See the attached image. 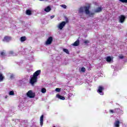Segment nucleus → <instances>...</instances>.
Returning <instances> with one entry per match:
<instances>
[{"label":"nucleus","instance_id":"f257e3e1","mask_svg":"<svg viewBox=\"0 0 127 127\" xmlns=\"http://www.w3.org/2000/svg\"><path fill=\"white\" fill-rule=\"evenodd\" d=\"M90 9V6H84L81 7L79 8L78 13L81 14L84 13V11L85 12L86 14L89 16L90 17H93L94 16V14H95L94 12H90L89 10Z\"/></svg>","mask_w":127,"mask_h":127},{"label":"nucleus","instance_id":"f03ea898","mask_svg":"<svg viewBox=\"0 0 127 127\" xmlns=\"http://www.w3.org/2000/svg\"><path fill=\"white\" fill-rule=\"evenodd\" d=\"M41 73V70H38L36 72H34L33 75H31L30 76V82L33 86L34 85V83H36L37 82V77L39 76V74Z\"/></svg>","mask_w":127,"mask_h":127},{"label":"nucleus","instance_id":"7ed1b4c3","mask_svg":"<svg viewBox=\"0 0 127 127\" xmlns=\"http://www.w3.org/2000/svg\"><path fill=\"white\" fill-rule=\"evenodd\" d=\"M27 96L29 98H34L35 97V94L33 93V92L32 90H29L27 93Z\"/></svg>","mask_w":127,"mask_h":127},{"label":"nucleus","instance_id":"20e7f679","mask_svg":"<svg viewBox=\"0 0 127 127\" xmlns=\"http://www.w3.org/2000/svg\"><path fill=\"white\" fill-rule=\"evenodd\" d=\"M65 25H66V22L63 21L58 25V27L59 29H60L61 30H62V29H63V27H64Z\"/></svg>","mask_w":127,"mask_h":127},{"label":"nucleus","instance_id":"39448f33","mask_svg":"<svg viewBox=\"0 0 127 127\" xmlns=\"http://www.w3.org/2000/svg\"><path fill=\"white\" fill-rule=\"evenodd\" d=\"M53 40V38H52V37H49L45 43L46 45H49L51 44V43H52Z\"/></svg>","mask_w":127,"mask_h":127},{"label":"nucleus","instance_id":"423d86ee","mask_svg":"<svg viewBox=\"0 0 127 127\" xmlns=\"http://www.w3.org/2000/svg\"><path fill=\"white\" fill-rule=\"evenodd\" d=\"M103 90H104V87L102 86H100L98 87L97 92L99 93V94H100V95H104V92H103Z\"/></svg>","mask_w":127,"mask_h":127},{"label":"nucleus","instance_id":"0eeeda50","mask_svg":"<svg viewBox=\"0 0 127 127\" xmlns=\"http://www.w3.org/2000/svg\"><path fill=\"white\" fill-rule=\"evenodd\" d=\"M125 19H126V16L125 15H121L119 16V21L121 23H123L125 21Z\"/></svg>","mask_w":127,"mask_h":127},{"label":"nucleus","instance_id":"6e6552de","mask_svg":"<svg viewBox=\"0 0 127 127\" xmlns=\"http://www.w3.org/2000/svg\"><path fill=\"white\" fill-rule=\"evenodd\" d=\"M105 59L108 63H113V58L111 57H107Z\"/></svg>","mask_w":127,"mask_h":127},{"label":"nucleus","instance_id":"1a4fd4ad","mask_svg":"<svg viewBox=\"0 0 127 127\" xmlns=\"http://www.w3.org/2000/svg\"><path fill=\"white\" fill-rule=\"evenodd\" d=\"M11 38L10 37L5 36L4 37L3 39V41L4 42H8V41H10Z\"/></svg>","mask_w":127,"mask_h":127},{"label":"nucleus","instance_id":"9d476101","mask_svg":"<svg viewBox=\"0 0 127 127\" xmlns=\"http://www.w3.org/2000/svg\"><path fill=\"white\" fill-rule=\"evenodd\" d=\"M44 116L42 115L40 117V126H41V127H42L43 126V118H44Z\"/></svg>","mask_w":127,"mask_h":127},{"label":"nucleus","instance_id":"9b49d317","mask_svg":"<svg viewBox=\"0 0 127 127\" xmlns=\"http://www.w3.org/2000/svg\"><path fill=\"white\" fill-rule=\"evenodd\" d=\"M51 10V7L50 6H48L47 7H46L44 9V11H46V12H49Z\"/></svg>","mask_w":127,"mask_h":127},{"label":"nucleus","instance_id":"f8f14e48","mask_svg":"<svg viewBox=\"0 0 127 127\" xmlns=\"http://www.w3.org/2000/svg\"><path fill=\"white\" fill-rule=\"evenodd\" d=\"M114 126L115 127H120V121H115V122L114 123Z\"/></svg>","mask_w":127,"mask_h":127},{"label":"nucleus","instance_id":"ddd939ff","mask_svg":"<svg viewBox=\"0 0 127 127\" xmlns=\"http://www.w3.org/2000/svg\"><path fill=\"white\" fill-rule=\"evenodd\" d=\"M57 98H58V99H60V100H65V97H64V96H62V95H60L59 94L57 95Z\"/></svg>","mask_w":127,"mask_h":127},{"label":"nucleus","instance_id":"4468645a","mask_svg":"<svg viewBox=\"0 0 127 127\" xmlns=\"http://www.w3.org/2000/svg\"><path fill=\"white\" fill-rule=\"evenodd\" d=\"M79 43H80V41H79V40H77L74 42V43L72 44V45H73V46H78Z\"/></svg>","mask_w":127,"mask_h":127},{"label":"nucleus","instance_id":"2eb2a0df","mask_svg":"<svg viewBox=\"0 0 127 127\" xmlns=\"http://www.w3.org/2000/svg\"><path fill=\"white\" fill-rule=\"evenodd\" d=\"M100 11H102V7H99L95 10L94 12H100Z\"/></svg>","mask_w":127,"mask_h":127},{"label":"nucleus","instance_id":"dca6fc26","mask_svg":"<svg viewBox=\"0 0 127 127\" xmlns=\"http://www.w3.org/2000/svg\"><path fill=\"white\" fill-rule=\"evenodd\" d=\"M25 40H26V37H25V36L21 37L20 38L21 42H24V41H25Z\"/></svg>","mask_w":127,"mask_h":127},{"label":"nucleus","instance_id":"f3484780","mask_svg":"<svg viewBox=\"0 0 127 127\" xmlns=\"http://www.w3.org/2000/svg\"><path fill=\"white\" fill-rule=\"evenodd\" d=\"M9 96H14V91L11 90L8 92Z\"/></svg>","mask_w":127,"mask_h":127},{"label":"nucleus","instance_id":"a211bd4d","mask_svg":"<svg viewBox=\"0 0 127 127\" xmlns=\"http://www.w3.org/2000/svg\"><path fill=\"white\" fill-rule=\"evenodd\" d=\"M9 55H12L13 56H16V54H15L14 52L12 51H11L9 52Z\"/></svg>","mask_w":127,"mask_h":127},{"label":"nucleus","instance_id":"6ab92c4d","mask_svg":"<svg viewBox=\"0 0 127 127\" xmlns=\"http://www.w3.org/2000/svg\"><path fill=\"white\" fill-rule=\"evenodd\" d=\"M4 78V77H3V75H2V74L0 73V82H2Z\"/></svg>","mask_w":127,"mask_h":127},{"label":"nucleus","instance_id":"aec40b11","mask_svg":"<svg viewBox=\"0 0 127 127\" xmlns=\"http://www.w3.org/2000/svg\"><path fill=\"white\" fill-rule=\"evenodd\" d=\"M117 111H119V108L116 109L114 110H110V113H112V114H114V113H117Z\"/></svg>","mask_w":127,"mask_h":127},{"label":"nucleus","instance_id":"412c9836","mask_svg":"<svg viewBox=\"0 0 127 127\" xmlns=\"http://www.w3.org/2000/svg\"><path fill=\"white\" fill-rule=\"evenodd\" d=\"M26 13L27 15H31V10H27L26 11Z\"/></svg>","mask_w":127,"mask_h":127},{"label":"nucleus","instance_id":"4be33fe9","mask_svg":"<svg viewBox=\"0 0 127 127\" xmlns=\"http://www.w3.org/2000/svg\"><path fill=\"white\" fill-rule=\"evenodd\" d=\"M80 72H82V73H84L85 72H86V68H85V67H82L80 68Z\"/></svg>","mask_w":127,"mask_h":127},{"label":"nucleus","instance_id":"5701e85b","mask_svg":"<svg viewBox=\"0 0 127 127\" xmlns=\"http://www.w3.org/2000/svg\"><path fill=\"white\" fill-rule=\"evenodd\" d=\"M64 52H65V53H66V54H69V50L67 49H63Z\"/></svg>","mask_w":127,"mask_h":127},{"label":"nucleus","instance_id":"b1692460","mask_svg":"<svg viewBox=\"0 0 127 127\" xmlns=\"http://www.w3.org/2000/svg\"><path fill=\"white\" fill-rule=\"evenodd\" d=\"M41 92L43 93V94H45V93H46V89L45 88H42Z\"/></svg>","mask_w":127,"mask_h":127},{"label":"nucleus","instance_id":"393cba45","mask_svg":"<svg viewBox=\"0 0 127 127\" xmlns=\"http://www.w3.org/2000/svg\"><path fill=\"white\" fill-rule=\"evenodd\" d=\"M61 7H63V8H64V9L67 8V6L65 4L61 5Z\"/></svg>","mask_w":127,"mask_h":127},{"label":"nucleus","instance_id":"a878e982","mask_svg":"<svg viewBox=\"0 0 127 127\" xmlns=\"http://www.w3.org/2000/svg\"><path fill=\"white\" fill-rule=\"evenodd\" d=\"M83 42L85 43V44H88V43H89L90 42L88 40H85Z\"/></svg>","mask_w":127,"mask_h":127},{"label":"nucleus","instance_id":"bb28decb","mask_svg":"<svg viewBox=\"0 0 127 127\" xmlns=\"http://www.w3.org/2000/svg\"><path fill=\"white\" fill-rule=\"evenodd\" d=\"M120 1H121V2H125L127 3V0H119Z\"/></svg>","mask_w":127,"mask_h":127},{"label":"nucleus","instance_id":"cd10ccee","mask_svg":"<svg viewBox=\"0 0 127 127\" xmlns=\"http://www.w3.org/2000/svg\"><path fill=\"white\" fill-rule=\"evenodd\" d=\"M60 91H61V89L59 88H57L56 89V92H60Z\"/></svg>","mask_w":127,"mask_h":127},{"label":"nucleus","instance_id":"c85d7f7f","mask_svg":"<svg viewBox=\"0 0 127 127\" xmlns=\"http://www.w3.org/2000/svg\"><path fill=\"white\" fill-rule=\"evenodd\" d=\"M119 58H120V59H123V58H124V56H123V55L120 56Z\"/></svg>","mask_w":127,"mask_h":127},{"label":"nucleus","instance_id":"c756f323","mask_svg":"<svg viewBox=\"0 0 127 127\" xmlns=\"http://www.w3.org/2000/svg\"><path fill=\"white\" fill-rule=\"evenodd\" d=\"M55 15H53L51 16V19H53V18H55Z\"/></svg>","mask_w":127,"mask_h":127},{"label":"nucleus","instance_id":"7c9ffc66","mask_svg":"<svg viewBox=\"0 0 127 127\" xmlns=\"http://www.w3.org/2000/svg\"><path fill=\"white\" fill-rule=\"evenodd\" d=\"M4 55V52L1 53V56H3Z\"/></svg>","mask_w":127,"mask_h":127},{"label":"nucleus","instance_id":"2f4dec72","mask_svg":"<svg viewBox=\"0 0 127 127\" xmlns=\"http://www.w3.org/2000/svg\"><path fill=\"white\" fill-rule=\"evenodd\" d=\"M13 77H14V75H13V74H12L10 76L11 78H13Z\"/></svg>","mask_w":127,"mask_h":127},{"label":"nucleus","instance_id":"473e14b6","mask_svg":"<svg viewBox=\"0 0 127 127\" xmlns=\"http://www.w3.org/2000/svg\"><path fill=\"white\" fill-rule=\"evenodd\" d=\"M69 96H72V93H69Z\"/></svg>","mask_w":127,"mask_h":127},{"label":"nucleus","instance_id":"72a5a7b5","mask_svg":"<svg viewBox=\"0 0 127 127\" xmlns=\"http://www.w3.org/2000/svg\"><path fill=\"white\" fill-rule=\"evenodd\" d=\"M101 77H103V74L101 73V74L100 75Z\"/></svg>","mask_w":127,"mask_h":127},{"label":"nucleus","instance_id":"f704fd0d","mask_svg":"<svg viewBox=\"0 0 127 127\" xmlns=\"http://www.w3.org/2000/svg\"><path fill=\"white\" fill-rule=\"evenodd\" d=\"M41 0V1H42L45 0Z\"/></svg>","mask_w":127,"mask_h":127},{"label":"nucleus","instance_id":"c9c22d12","mask_svg":"<svg viewBox=\"0 0 127 127\" xmlns=\"http://www.w3.org/2000/svg\"><path fill=\"white\" fill-rule=\"evenodd\" d=\"M7 97V96H6V97H5V98H6Z\"/></svg>","mask_w":127,"mask_h":127},{"label":"nucleus","instance_id":"e433bc0d","mask_svg":"<svg viewBox=\"0 0 127 127\" xmlns=\"http://www.w3.org/2000/svg\"><path fill=\"white\" fill-rule=\"evenodd\" d=\"M54 127H56L55 126H54Z\"/></svg>","mask_w":127,"mask_h":127}]
</instances>
